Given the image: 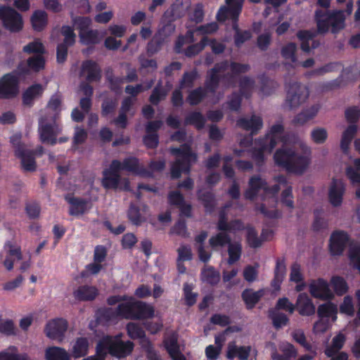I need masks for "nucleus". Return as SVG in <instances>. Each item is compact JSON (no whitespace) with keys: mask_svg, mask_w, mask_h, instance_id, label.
<instances>
[{"mask_svg":"<svg viewBox=\"0 0 360 360\" xmlns=\"http://www.w3.org/2000/svg\"><path fill=\"white\" fill-rule=\"evenodd\" d=\"M279 141L284 143L274 155L275 163L287 170L301 174L311 163L310 148L302 142L290 146L285 139L283 127L281 124L271 127L265 137L258 139L254 143L253 158L257 163L264 161L271 153Z\"/></svg>","mask_w":360,"mask_h":360,"instance_id":"1","label":"nucleus"},{"mask_svg":"<svg viewBox=\"0 0 360 360\" xmlns=\"http://www.w3.org/2000/svg\"><path fill=\"white\" fill-rule=\"evenodd\" d=\"M61 109L60 97L53 96L49 100L47 105L40 110L39 131L42 142L51 145L56 143V136L60 132V129L56 124L55 120Z\"/></svg>","mask_w":360,"mask_h":360,"instance_id":"2","label":"nucleus"},{"mask_svg":"<svg viewBox=\"0 0 360 360\" xmlns=\"http://www.w3.org/2000/svg\"><path fill=\"white\" fill-rule=\"evenodd\" d=\"M279 189L277 185L270 188L262 179L252 178L250 181L249 188L245 193V197L249 199H254L257 196L264 197V202L260 208L261 212L270 217H275L277 216V213L272 208L276 204L275 194Z\"/></svg>","mask_w":360,"mask_h":360,"instance_id":"3","label":"nucleus"},{"mask_svg":"<svg viewBox=\"0 0 360 360\" xmlns=\"http://www.w3.org/2000/svg\"><path fill=\"white\" fill-rule=\"evenodd\" d=\"M353 9L352 4L348 3L346 11H338L328 12L322 15L320 11L316 12L318 31L325 33L331 27L333 32H337L345 27V20L347 15H350Z\"/></svg>","mask_w":360,"mask_h":360,"instance_id":"4","label":"nucleus"},{"mask_svg":"<svg viewBox=\"0 0 360 360\" xmlns=\"http://www.w3.org/2000/svg\"><path fill=\"white\" fill-rule=\"evenodd\" d=\"M218 29V25L215 22L209 23L206 25L200 27L194 32H188L186 38L179 39L176 49L178 52L181 51V46L186 43H191L195 41L194 37H200V43L195 45L190 46L186 51V54L188 56H194L198 53L207 44L210 40L205 36L206 34H212L216 32Z\"/></svg>","mask_w":360,"mask_h":360,"instance_id":"5","label":"nucleus"},{"mask_svg":"<svg viewBox=\"0 0 360 360\" xmlns=\"http://www.w3.org/2000/svg\"><path fill=\"white\" fill-rule=\"evenodd\" d=\"M226 6L219 9L217 19L219 21H225L227 19L233 20V27L236 30L235 41L236 44L239 46L251 37L250 33L248 31L240 33L236 25V20L242 9L243 0H226Z\"/></svg>","mask_w":360,"mask_h":360,"instance_id":"6","label":"nucleus"},{"mask_svg":"<svg viewBox=\"0 0 360 360\" xmlns=\"http://www.w3.org/2000/svg\"><path fill=\"white\" fill-rule=\"evenodd\" d=\"M172 151L176 155V161L172 167V176L178 178L181 172H188L190 165L196 160V156L193 154L188 146H184L181 148H172Z\"/></svg>","mask_w":360,"mask_h":360,"instance_id":"7","label":"nucleus"},{"mask_svg":"<svg viewBox=\"0 0 360 360\" xmlns=\"http://www.w3.org/2000/svg\"><path fill=\"white\" fill-rule=\"evenodd\" d=\"M121 162L113 160L108 169L103 172L102 184L105 188L129 189V183L126 179H121L118 172L121 170Z\"/></svg>","mask_w":360,"mask_h":360,"instance_id":"8","label":"nucleus"},{"mask_svg":"<svg viewBox=\"0 0 360 360\" xmlns=\"http://www.w3.org/2000/svg\"><path fill=\"white\" fill-rule=\"evenodd\" d=\"M0 20L5 29L11 32H18L23 28L22 15L9 6H0Z\"/></svg>","mask_w":360,"mask_h":360,"instance_id":"9","label":"nucleus"},{"mask_svg":"<svg viewBox=\"0 0 360 360\" xmlns=\"http://www.w3.org/2000/svg\"><path fill=\"white\" fill-rule=\"evenodd\" d=\"M123 301L119 304L116 311L117 316L125 319H135L136 314V308L135 306L138 305V302L131 297L125 296H112L108 299V303L110 305Z\"/></svg>","mask_w":360,"mask_h":360,"instance_id":"10","label":"nucleus"},{"mask_svg":"<svg viewBox=\"0 0 360 360\" xmlns=\"http://www.w3.org/2000/svg\"><path fill=\"white\" fill-rule=\"evenodd\" d=\"M20 134H15L11 138L15 156L20 159L23 169L33 171L36 168L34 159L31 153L25 148V146L20 143Z\"/></svg>","mask_w":360,"mask_h":360,"instance_id":"11","label":"nucleus"},{"mask_svg":"<svg viewBox=\"0 0 360 360\" xmlns=\"http://www.w3.org/2000/svg\"><path fill=\"white\" fill-rule=\"evenodd\" d=\"M127 333L131 338L139 339L143 347L145 348L149 360H161L160 356L153 349L150 342L145 337V333L142 328L134 323H129L127 326Z\"/></svg>","mask_w":360,"mask_h":360,"instance_id":"12","label":"nucleus"},{"mask_svg":"<svg viewBox=\"0 0 360 360\" xmlns=\"http://www.w3.org/2000/svg\"><path fill=\"white\" fill-rule=\"evenodd\" d=\"M68 328V321L63 319H54L49 321L45 327L46 335L55 341L62 342L65 338V333Z\"/></svg>","mask_w":360,"mask_h":360,"instance_id":"13","label":"nucleus"},{"mask_svg":"<svg viewBox=\"0 0 360 360\" xmlns=\"http://www.w3.org/2000/svg\"><path fill=\"white\" fill-rule=\"evenodd\" d=\"M309 96L308 89L297 83L291 84L288 90L286 103L290 108H296L304 103Z\"/></svg>","mask_w":360,"mask_h":360,"instance_id":"14","label":"nucleus"},{"mask_svg":"<svg viewBox=\"0 0 360 360\" xmlns=\"http://www.w3.org/2000/svg\"><path fill=\"white\" fill-rule=\"evenodd\" d=\"M266 348L271 352L273 360H292L297 354L294 346L288 342H283L279 345V349L283 354L278 353L276 347L273 342H267Z\"/></svg>","mask_w":360,"mask_h":360,"instance_id":"15","label":"nucleus"},{"mask_svg":"<svg viewBox=\"0 0 360 360\" xmlns=\"http://www.w3.org/2000/svg\"><path fill=\"white\" fill-rule=\"evenodd\" d=\"M308 286L311 295L315 298L327 300L334 297L328 282L323 278L311 280Z\"/></svg>","mask_w":360,"mask_h":360,"instance_id":"16","label":"nucleus"},{"mask_svg":"<svg viewBox=\"0 0 360 360\" xmlns=\"http://www.w3.org/2000/svg\"><path fill=\"white\" fill-rule=\"evenodd\" d=\"M18 92V78L15 75L7 74L0 79V96L11 97Z\"/></svg>","mask_w":360,"mask_h":360,"instance_id":"17","label":"nucleus"},{"mask_svg":"<svg viewBox=\"0 0 360 360\" xmlns=\"http://www.w3.org/2000/svg\"><path fill=\"white\" fill-rule=\"evenodd\" d=\"M345 191V184L341 180H333L328 189V200L330 203L334 207L340 206L342 202Z\"/></svg>","mask_w":360,"mask_h":360,"instance_id":"18","label":"nucleus"},{"mask_svg":"<svg viewBox=\"0 0 360 360\" xmlns=\"http://www.w3.org/2000/svg\"><path fill=\"white\" fill-rule=\"evenodd\" d=\"M64 36V44H60L57 48V60L58 63L65 61L67 57V46L72 45L75 41V34L69 26H64L61 30Z\"/></svg>","mask_w":360,"mask_h":360,"instance_id":"19","label":"nucleus"},{"mask_svg":"<svg viewBox=\"0 0 360 360\" xmlns=\"http://www.w3.org/2000/svg\"><path fill=\"white\" fill-rule=\"evenodd\" d=\"M295 308L302 316H309L314 315L316 312V307L312 300L305 292H301L297 296L295 305Z\"/></svg>","mask_w":360,"mask_h":360,"instance_id":"20","label":"nucleus"},{"mask_svg":"<svg viewBox=\"0 0 360 360\" xmlns=\"http://www.w3.org/2000/svg\"><path fill=\"white\" fill-rule=\"evenodd\" d=\"M4 250L7 257L4 262V265L10 271L13 267V262L22 259L20 248L15 242L9 240L5 243Z\"/></svg>","mask_w":360,"mask_h":360,"instance_id":"21","label":"nucleus"},{"mask_svg":"<svg viewBox=\"0 0 360 360\" xmlns=\"http://www.w3.org/2000/svg\"><path fill=\"white\" fill-rule=\"evenodd\" d=\"M164 345L168 354L173 360H186L180 351L177 342V335L175 333L167 336L164 341Z\"/></svg>","mask_w":360,"mask_h":360,"instance_id":"22","label":"nucleus"},{"mask_svg":"<svg viewBox=\"0 0 360 360\" xmlns=\"http://www.w3.org/2000/svg\"><path fill=\"white\" fill-rule=\"evenodd\" d=\"M348 240L347 233L343 231H337L332 234L330 237V249L334 255H340L345 247Z\"/></svg>","mask_w":360,"mask_h":360,"instance_id":"23","label":"nucleus"},{"mask_svg":"<svg viewBox=\"0 0 360 360\" xmlns=\"http://www.w3.org/2000/svg\"><path fill=\"white\" fill-rule=\"evenodd\" d=\"M252 348L250 346H238L234 342L227 346L226 357L233 359L238 357L240 360H248Z\"/></svg>","mask_w":360,"mask_h":360,"instance_id":"24","label":"nucleus"},{"mask_svg":"<svg viewBox=\"0 0 360 360\" xmlns=\"http://www.w3.org/2000/svg\"><path fill=\"white\" fill-rule=\"evenodd\" d=\"M174 31V27L172 24H167L155 35L153 40L148 45V51L150 53H156L160 46V41L162 39L170 35Z\"/></svg>","mask_w":360,"mask_h":360,"instance_id":"25","label":"nucleus"},{"mask_svg":"<svg viewBox=\"0 0 360 360\" xmlns=\"http://www.w3.org/2000/svg\"><path fill=\"white\" fill-rule=\"evenodd\" d=\"M89 345V341L86 338L79 337L76 338L71 345L70 357L78 359L86 356L88 354Z\"/></svg>","mask_w":360,"mask_h":360,"instance_id":"26","label":"nucleus"},{"mask_svg":"<svg viewBox=\"0 0 360 360\" xmlns=\"http://www.w3.org/2000/svg\"><path fill=\"white\" fill-rule=\"evenodd\" d=\"M80 75L89 82H96L101 77V70L96 63L86 61L82 65Z\"/></svg>","mask_w":360,"mask_h":360,"instance_id":"27","label":"nucleus"},{"mask_svg":"<svg viewBox=\"0 0 360 360\" xmlns=\"http://www.w3.org/2000/svg\"><path fill=\"white\" fill-rule=\"evenodd\" d=\"M44 67V59L41 55L30 58L25 64H21L19 70L21 73L38 72Z\"/></svg>","mask_w":360,"mask_h":360,"instance_id":"28","label":"nucleus"},{"mask_svg":"<svg viewBox=\"0 0 360 360\" xmlns=\"http://www.w3.org/2000/svg\"><path fill=\"white\" fill-rule=\"evenodd\" d=\"M317 314L319 318L329 319L334 323L338 318L337 305L332 302L320 304L317 309Z\"/></svg>","mask_w":360,"mask_h":360,"instance_id":"29","label":"nucleus"},{"mask_svg":"<svg viewBox=\"0 0 360 360\" xmlns=\"http://www.w3.org/2000/svg\"><path fill=\"white\" fill-rule=\"evenodd\" d=\"M70 205V213L72 215L78 216L83 214L91 207L89 202L75 198H66Z\"/></svg>","mask_w":360,"mask_h":360,"instance_id":"30","label":"nucleus"},{"mask_svg":"<svg viewBox=\"0 0 360 360\" xmlns=\"http://www.w3.org/2000/svg\"><path fill=\"white\" fill-rule=\"evenodd\" d=\"M121 164V170L124 169L143 176H150V173L141 167L138 160L134 158H127Z\"/></svg>","mask_w":360,"mask_h":360,"instance_id":"31","label":"nucleus"},{"mask_svg":"<svg viewBox=\"0 0 360 360\" xmlns=\"http://www.w3.org/2000/svg\"><path fill=\"white\" fill-rule=\"evenodd\" d=\"M46 360H70V354L60 347H50L45 350Z\"/></svg>","mask_w":360,"mask_h":360,"instance_id":"32","label":"nucleus"},{"mask_svg":"<svg viewBox=\"0 0 360 360\" xmlns=\"http://www.w3.org/2000/svg\"><path fill=\"white\" fill-rule=\"evenodd\" d=\"M98 295V290L94 286L83 285L74 292V296L79 300H91Z\"/></svg>","mask_w":360,"mask_h":360,"instance_id":"33","label":"nucleus"},{"mask_svg":"<svg viewBox=\"0 0 360 360\" xmlns=\"http://www.w3.org/2000/svg\"><path fill=\"white\" fill-rule=\"evenodd\" d=\"M162 123L159 121L150 122L147 126L148 135L144 137L143 141L148 148H154L158 145V137L155 134H150L159 129Z\"/></svg>","mask_w":360,"mask_h":360,"instance_id":"34","label":"nucleus"},{"mask_svg":"<svg viewBox=\"0 0 360 360\" xmlns=\"http://www.w3.org/2000/svg\"><path fill=\"white\" fill-rule=\"evenodd\" d=\"M290 281L296 283L295 290L297 292L303 290L306 287L300 265L295 264L291 266Z\"/></svg>","mask_w":360,"mask_h":360,"instance_id":"35","label":"nucleus"},{"mask_svg":"<svg viewBox=\"0 0 360 360\" xmlns=\"http://www.w3.org/2000/svg\"><path fill=\"white\" fill-rule=\"evenodd\" d=\"M264 295V290L253 291L252 290H245L243 292V299L245 301L247 307L252 309L258 302L259 299Z\"/></svg>","mask_w":360,"mask_h":360,"instance_id":"36","label":"nucleus"},{"mask_svg":"<svg viewBox=\"0 0 360 360\" xmlns=\"http://www.w3.org/2000/svg\"><path fill=\"white\" fill-rule=\"evenodd\" d=\"M238 125L252 132H255L262 127V121L260 117L252 116L250 119H241L238 120Z\"/></svg>","mask_w":360,"mask_h":360,"instance_id":"37","label":"nucleus"},{"mask_svg":"<svg viewBox=\"0 0 360 360\" xmlns=\"http://www.w3.org/2000/svg\"><path fill=\"white\" fill-rule=\"evenodd\" d=\"M345 340V335L342 333H339L333 338L331 345L326 348L325 354L328 357L333 356L343 347Z\"/></svg>","mask_w":360,"mask_h":360,"instance_id":"38","label":"nucleus"},{"mask_svg":"<svg viewBox=\"0 0 360 360\" xmlns=\"http://www.w3.org/2000/svg\"><path fill=\"white\" fill-rule=\"evenodd\" d=\"M31 22L34 30L40 31L43 30L47 23V15L43 11H36L31 17Z\"/></svg>","mask_w":360,"mask_h":360,"instance_id":"39","label":"nucleus"},{"mask_svg":"<svg viewBox=\"0 0 360 360\" xmlns=\"http://www.w3.org/2000/svg\"><path fill=\"white\" fill-rule=\"evenodd\" d=\"M0 360H30L25 354L18 352L16 347H11L0 352Z\"/></svg>","mask_w":360,"mask_h":360,"instance_id":"40","label":"nucleus"},{"mask_svg":"<svg viewBox=\"0 0 360 360\" xmlns=\"http://www.w3.org/2000/svg\"><path fill=\"white\" fill-rule=\"evenodd\" d=\"M43 90L44 89L40 84H34L28 88L23 94L24 103L30 105L34 99L41 95Z\"/></svg>","mask_w":360,"mask_h":360,"instance_id":"41","label":"nucleus"},{"mask_svg":"<svg viewBox=\"0 0 360 360\" xmlns=\"http://www.w3.org/2000/svg\"><path fill=\"white\" fill-rule=\"evenodd\" d=\"M169 201L171 204L178 205L184 215L187 217L190 215L191 207L184 202L183 198L179 192L171 193L169 195Z\"/></svg>","mask_w":360,"mask_h":360,"instance_id":"42","label":"nucleus"},{"mask_svg":"<svg viewBox=\"0 0 360 360\" xmlns=\"http://www.w3.org/2000/svg\"><path fill=\"white\" fill-rule=\"evenodd\" d=\"M330 285L338 295H342L348 290V285L346 281L340 276H333L330 279Z\"/></svg>","mask_w":360,"mask_h":360,"instance_id":"43","label":"nucleus"},{"mask_svg":"<svg viewBox=\"0 0 360 360\" xmlns=\"http://www.w3.org/2000/svg\"><path fill=\"white\" fill-rule=\"evenodd\" d=\"M80 41L84 44H94L98 43L102 36H100L98 30H86L80 33Z\"/></svg>","mask_w":360,"mask_h":360,"instance_id":"44","label":"nucleus"},{"mask_svg":"<svg viewBox=\"0 0 360 360\" xmlns=\"http://www.w3.org/2000/svg\"><path fill=\"white\" fill-rule=\"evenodd\" d=\"M350 264L360 271V245L354 243L350 245L349 250Z\"/></svg>","mask_w":360,"mask_h":360,"instance_id":"45","label":"nucleus"},{"mask_svg":"<svg viewBox=\"0 0 360 360\" xmlns=\"http://www.w3.org/2000/svg\"><path fill=\"white\" fill-rule=\"evenodd\" d=\"M135 307L137 309L135 319H148L154 315V309L150 305L138 302V305Z\"/></svg>","mask_w":360,"mask_h":360,"instance_id":"46","label":"nucleus"},{"mask_svg":"<svg viewBox=\"0 0 360 360\" xmlns=\"http://www.w3.org/2000/svg\"><path fill=\"white\" fill-rule=\"evenodd\" d=\"M355 168L347 167L346 174L352 184H360V159L354 161Z\"/></svg>","mask_w":360,"mask_h":360,"instance_id":"47","label":"nucleus"},{"mask_svg":"<svg viewBox=\"0 0 360 360\" xmlns=\"http://www.w3.org/2000/svg\"><path fill=\"white\" fill-rule=\"evenodd\" d=\"M285 274V266L282 262H277L276 268L275 271V277L272 281V286L275 290H278L280 289V285L282 283Z\"/></svg>","mask_w":360,"mask_h":360,"instance_id":"48","label":"nucleus"},{"mask_svg":"<svg viewBox=\"0 0 360 360\" xmlns=\"http://www.w3.org/2000/svg\"><path fill=\"white\" fill-rule=\"evenodd\" d=\"M219 274L212 267H206L202 272V280L210 284H215L219 282Z\"/></svg>","mask_w":360,"mask_h":360,"instance_id":"49","label":"nucleus"},{"mask_svg":"<svg viewBox=\"0 0 360 360\" xmlns=\"http://www.w3.org/2000/svg\"><path fill=\"white\" fill-rule=\"evenodd\" d=\"M356 131V127L354 125L349 126L342 134L341 140V148L346 152L348 149L349 143Z\"/></svg>","mask_w":360,"mask_h":360,"instance_id":"50","label":"nucleus"},{"mask_svg":"<svg viewBox=\"0 0 360 360\" xmlns=\"http://www.w3.org/2000/svg\"><path fill=\"white\" fill-rule=\"evenodd\" d=\"M333 323L329 319L319 318L314 324L313 333L316 335L323 334L331 327Z\"/></svg>","mask_w":360,"mask_h":360,"instance_id":"51","label":"nucleus"},{"mask_svg":"<svg viewBox=\"0 0 360 360\" xmlns=\"http://www.w3.org/2000/svg\"><path fill=\"white\" fill-rule=\"evenodd\" d=\"M133 100L131 98H129L125 99L123 101L122 106V112L120 115L118 119L115 121L117 125L120 126L121 127H124L126 126V112L129 110L130 105L132 104Z\"/></svg>","mask_w":360,"mask_h":360,"instance_id":"52","label":"nucleus"},{"mask_svg":"<svg viewBox=\"0 0 360 360\" xmlns=\"http://www.w3.org/2000/svg\"><path fill=\"white\" fill-rule=\"evenodd\" d=\"M258 264L245 266L243 271L244 279L250 283L255 281L258 276Z\"/></svg>","mask_w":360,"mask_h":360,"instance_id":"53","label":"nucleus"},{"mask_svg":"<svg viewBox=\"0 0 360 360\" xmlns=\"http://www.w3.org/2000/svg\"><path fill=\"white\" fill-rule=\"evenodd\" d=\"M23 51L27 53H43L44 51V47L42 43L39 40L36 39L23 47Z\"/></svg>","mask_w":360,"mask_h":360,"instance_id":"54","label":"nucleus"},{"mask_svg":"<svg viewBox=\"0 0 360 360\" xmlns=\"http://www.w3.org/2000/svg\"><path fill=\"white\" fill-rule=\"evenodd\" d=\"M241 247L238 243L230 244L229 248V264H233L239 259L240 257Z\"/></svg>","mask_w":360,"mask_h":360,"instance_id":"55","label":"nucleus"},{"mask_svg":"<svg viewBox=\"0 0 360 360\" xmlns=\"http://www.w3.org/2000/svg\"><path fill=\"white\" fill-rule=\"evenodd\" d=\"M312 141L316 143H323L327 139L328 133L323 128H316L311 132Z\"/></svg>","mask_w":360,"mask_h":360,"instance_id":"56","label":"nucleus"},{"mask_svg":"<svg viewBox=\"0 0 360 360\" xmlns=\"http://www.w3.org/2000/svg\"><path fill=\"white\" fill-rule=\"evenodd\" d=\"M0 333L6 335H11L15 333V328L11 320L2 321L0 316Z\"/></svg>","mask_w":360,"mask_h":360,"instance_id":"57","label":"nucleus"},{"mask_svg":"<svg viewBox=\"0 0 360 360\" xmlns=\"http://www.w3.org/2000/svg\"><path fill=\"white\" fill-rule=\"evenodd\" d=\"M340 310L341 313L348 316H352L354 314V308L351 297L346 296L344 297L343 302L340 304Z\"/></svg>","mask_w":360,"mask_h":360,"instance_id":"58","label":"nucleus"},{"mask_svg":"<svg viewBox=\"0 0 360 360\" xmlns=\"http://www.w3.org/2000/svg\"><path fill=\"white\" fill-rule=\"evenodd\" d=\"M318 108L316 107H312L307 112L299 114L295 118V122L298 124H304L310 119L313 118L317 113Z\"/></svg>","mask_w":360,"mask_h":360,"instance_id":"59","label":"nucleus"},{"mask_svg":"<svg viewBox=\"0 0 360 360\" xmlns=\"http://www.w3.org/2000/svg\"><path fill=\"white\" fill-rule=\"evenodd\" d=\"M298 38L302 41L301 47L304 51H309V40L313 38V34L308 31H300L297 33Z\"/></svg>","mask_w":360,"mask_h":360,"instance_id":"60","label":"nucleus"},{"mask_svg":"<svg viewBox=\"0 0 360 360\" xmlns=\"http://www.w3.org/2000/svg\"><path fill=\"white\" fill-rule=\"evenodd\" d=\"M91 23V20L88 17H79L74 20V25L76 29L79 30V34L88 30Z\"/></svg>","mask_w":360,"mask_h":360,"instance_id":"61","label":"nucleus"},{"mask_svg":"<svg viewBox=\"0 0 360 360\" xmlns=\"http://www.w3.org/2000/svg\"><path fill=\"white\" fill-rule=\"evenodd\" d=\"M178 262L188 261L192 259L191 249L189 246L182 245L177 249Z\"/></svg>","mask_w":360,"mask_h":360,"instance_id":"62","label":"nucleus"},{"mask_svg":"<svg viewBox=\"0 0 360 360\" xmlns=\"http://www.w3.org/2000/svg\"><path fill=\"white\" fill-rule=\"evenodd\" d=\"M228 242H229V239L227 238L226 235L223 233H220L210 239V244L213 248L218 246H224Z\"/></svg>","mask_w":360,"mask_h":360,"instance_id":"63","label":"nucleus"},{"mask_svg":"<svg viewBox=\"0 0 360 360\" xmlns=\"http://www.w3.org/2000/svg\"><path fill=\"white\" fill-rule=\"evenodd\" d=\"M271 318L276 328H281L288 323V319L283 314L272 312Z\"/></svg>","mask_w":360,"mask_h":360,"instance_id":"64","label":"nucleus"}]
</instances>
